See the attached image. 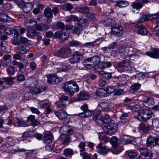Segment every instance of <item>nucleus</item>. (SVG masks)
Masks as SVG:
<instances>
[{
  "label": "nucleus",
  "instance_id": "f257e3e1",
  "mask_svg": "<svg viewBox=\"0 0 159 159\" xmlns=\"http://www.w3.org/2000/svg\"><path fill=\"white\" fill-rule=\"evenodd\" d=\"M153 113L152 111L148 109H143L135 115V117L139 120L146 121L152 117Z\"/></svg>",
  "mask_w": 159,
  "mask_h": 159
},
{
  "label": "nucleus",
  "instance_id": "f03ea898",
  "mask_svg": "<svg viewBox=\"0 0 159 159\" xmlns=\"http://www.w3.org/2000/svg\"><path fill=\"white\" fill-rule=\"evenodd\" d=\"M71 53L70 48L66 46H63L55 52V55L63 58H66L69 57Z\"/></svg>",
  "mask_w": 159,
  "mask_h": 159
},
{
  "label": "nucleus",
  "instance_id": "7ed1b4c3",
  "mask_svg": "<svg viewBox=\"0 0 159 159\" xmlns=\"http://www.w3.org/2000/svg\"><path fill=\"white\" fill-rule=\"evenodd\" d=\"M47 82L49 84H57L61 81V78H59L55 74H50L47 75Z\"/></svg>",
  "mask_w": 159,
  "mask_h": 159
},
{
  "label": "nucleus",
  "instance_id": "20e7f679",
  "mask_svg": "<svg viewBox=\"0 0 159 159\" xmlns=\"http://www.w3.org/2000/svg\"><path fill=\"white\" fill-rule=\"evenodd\" d=\"M83 58V55L76 51L73 52L72 57L69 59V62L71 64L78 63Z\"/></svg>",
  "mask_w": 159,
  "mask_h": 159
},
{
  "label": "nucleus",
  "instance_id": "39448f33",
  "mask_svg": "<svg viewBox=\"0 0 159 159\" xmlns=\"http://www.w3.org/2000/svg\"><path fill=\"white\" fill-rule=\"evenodd\" d=\"M111 34L116 37H119L122 36L123 33V29L120 25L115 26L111 28Z\"/></svg>",
  "mask_w": 159,
  "mask_h": 159
},
{
  "label": "nucleus",
  "instance_id": "423d86ee",
  "mask_svg": "<svg viewBox=\"0 0 159 159\" xmlns=\"http://www.w3.org/2000/svg\"><path fill=\"white\" fill-rule=\"evenodd\" d=\"M117 129L116 125V124L107 126H105L103 127V129L105 131L106 133L110 135L114 134L116 132Z\"/></svg>",
  "mask_w": 159,
  "mask_h": 159
},
{
  "label": "nucleus",
  "instance_id": "0eeeda50",
  "mask_svg": "<svg viewBox=\"0 0 159 159\" xmlns=\"http://www.w3.org/2000/svg\"><path fill=\"white\" fill-rule=\"evenodd\" d=\"M47 89L46 87L42 86L41 87H37L34 86L31 88L29 92L32 94L36 95L40 93H41L45 91Z\"/></svg>",
  "mask_w": 159,
  "mask_h": 159
},
{
  "label": "nucleus",
  "instance_id": "6e6552de",
  "mask_svg": "<svg viewBox=\"0 0 159 159\" xmlns=\"http://www.w3.org/2000/svg\"><path fill=\"white\" fill-rule=\"evenodd\" d=\"M25 84L30 87L32 86H36L38 84V80L33 76L30 77L25 81Z\"/></svg>",
  "mask_w": 159,
  "mask_h": 159
},
{
  "label": "nucleus",
  "instance_id": "1a4fd4ad",
  "mask_svg": "<svg viewBox=\"0 0 159 159\" xmlns=\"http://www.w3.org/2000/svg\"><path fill=\"white\" fill-rule=\"evenodd\" d=\"M78 86L76 83L72 81H70L65 83L63 89L64 91H68L73 89L75 86Z\"/></svg>",
  "mask_w": 159,
  "mask_h": 159
},
{
  "label": "nucleus",
  "instance_id": "9d476101",
  "mask_svg": "<svg viewBox=\"0 0 159 159\" xmlns=\"http://www.w3.org/2000/svg\"><path fill=\"white\" fill-rule=\"evenodd\" d=\"M13 124L15 126L26 127L27 125L24 121L22 119H19L16 117L13 118Z\"/></svg>",
  "mask_w": 159,
  "mask_h": 159
},
{
  "label": "nucleus",
  "instance_id": "9b49d317",
  "mask_svg": "<svg viewBox=\"0 0 159 159\" xmlns=\"http://www.w3.org/2000/svg\"><path fill=\"white\" fill-rule=\"evenodd\" d=\"M102 116L99 112L94 113L93 115V119L94 120L98 125L102 126L103 125V121H102Z\"/></svg>",
  "mask_w": 159,
  "mask_h": 159
},
{
  "label": "nucleus",
  "instance_id": "f8f14e48",
  "mask_svg": "<svg viewBox=\"0 0 159 159\" xmlns=\"http://www.w3.org/2000/svg\"><path fill=\"white\" fill-rule=\"evenodd\" d=\"M17 4L23 10L27 9L28 10H31L33 7V5L32 3L28 2L25 4L23 1L18 2Z\"/></svg>",
  "mask_w": 159,
  "mask_h": 159
},
{
  "label": "nucleus",
  "instance_id": "ddd939ff",
  "mask_svg": "<svg viewBox=\"0 0 159 159\" xmlns=\"http://www.w3.org/2000/svg\"><path fill=\"white\" fill-rule=\"evenodd\" d=\"M11 56L10 55H4L3 57V59L1 60V62L3 66L6 67L10 65L11 63Z\"/></svg>",
  "mask_w": 159,
  "mask_h": 159
},
{
  "label": "nucleus",
  "instance_id": "4468645a",
  "mask_svg": "<svg viewBox=\"0 0 159 159\" xmlns=\"http://www.w3.org/2000/svg\"><path fill=\"white\" fill-rule=\"evenodd\" d=\"M135 27L139 29L138 33L139 34L145 35L147 34V30L145 26L141 23H138L136 24Z\"/></svg>",
  "mask_w": 159,
  "mask_h": 159
},
{
  "label": "nucleus",
  "instance_id": "2eb2a0df",
  "mask_svg": "<svg viewBox=\"0 0 159 159\" xmlns=\"http://www.w3.org/2000/svg\"><path fill=\"white\" fill-rule=\"evenodd\" d=\"M17 49L20 54H25L29 51L30 48L28 45L24 44L17 46Z\"/></svg>",
  "mask_w": 159,
  "mask_h": 159
},
{
  "label": "nucleus",
  "instance_id": "dca6fc26",
  "mask_svg": "<svg viewBox=\"0 0 159 159\" xmlns=\"http://www.w3.org/2000/svg\"><path fill=\"white\" fill-rule=\"evenodd\" d=\"M97 148L98 149V152L101 154L105 155L109 151V149L106 146H103L101 143L98 144L97 146Z\"/></svg>",
  "mask_w": 159,
  "mask_h": 159
},
{
  "label": "nucleus",
  "instance_id": "f3484780",
  "mask_svg": "<svg viewBox=\"0 0 159 159\" xmlns=\"http://www.w3.org/2000/svg\"><path fill=\"white\" fill-rule=\"evenodd\" d=\"M146 54L151 57L157 58L159 57V48H153L152 52H146Z\"/></svg>",
  "mask_w": 159,
  "mask_h": 159
},
{
  "label": "nucleus",
  "instance_id": "a211bd4d",
  "mask_svg": "<svg viewBox=\"0 0 159 159\" xmlns=\"http://www.w3.org/2000/svg\"><path fill=\"white\" fill-rule=\"evenodd\" d=\"M139 150L141 155L145 157H149V159L151 158V157L152 156L151 151L146 148H139Z\"/></svg>",
  "mask_w": 159,
  "mask_h": 159
},
{
  "label": "nucleus",
  "instance_id": "6ab92c4d",
  "mask_svg": "<svg viewBox=\"0 0 159 159\" xmlns=\"http://www.w3.org/2000/svg\"><path fill=\"white\" fill-rule=\"evenodd\" d=\"M140 126L141 130L144 133H146L149 131L152 127V125H147L143 123L140 124Z\"/></svg>",
  "mask_w": 159,
  "mask_h": 159
},
{
  "label": "nucleus",
  "instance_id": "aec40b11",
  "mask_svg": "<svg viewBox=\"0 0 159 159\" xmlns=\"http://www.w3.org/2000/svg\"><path fill=\"white\" fill-rule=\"evenodd\" d=\"M82 63L85 67L88 69L93 67V64L91 62L90 58H88L82 61Z\"/></svg>",
  "mask_w": 159,
  "mask_h": 159
},
{
  "label": "nucleus",
  "instance_id": "412c9836",
  "mask_svg": "<svg viewBox=\"0 0 159 159\" xmlns=\"http://www.w3.org/2000/svg\"><path fill=\"white\" fill-rule=\"evenodd\" d=\"M100 43L101 42L99 39H97L94 41L86 42L84 44H83V47H88L89 46L92 47H97L99 46Z\"/></svg>",
  "mask_w": 159,
  "mask_h": 159
},
{
  "label": "nucleus",
  "instance_id": "4be33fe9",
  "mask_svg": "<svg viewBox=\"0 0 159 159\" xmlns=\"http://www.w3.org/2000/svg\"><path fill=\"white\" fill-rule=\"evenodd\" d=\"M54 112L56 116L60 120H63L65 119L67 116V114L64 111H54Z\"/></svg>",
  "mask_w": 159,
  "mask_h": 159
},
{
  "label": "nucleus",
  "instance_id": "5701e85b",
  "mask_svg": "<svg viewBox=\"0 0 159 159\" xmlns=\"http://www.w3.org/2000/svg\"><path fill=\"white\" fill-rule=\"evenodd\" d=\"M98 72L100 76L104 79L109 80L112 78V73L106 72L103 70Z\"/></svg>",
  "mask_w": 159,
  "mask_h": 159
},
{
  "label": "nucleus",
  "instance_id": "b1692460",
  "mask_svg": "<svg viewBox=\"0 0 159 159\" xmlns=\"http://www.w3.org/2000/svg\"><path fill=\"white\" fill-rule=\"evenodd\" d=\"M90 97L89 93L86 92H80L79 94V98L80 100H88Z\"/></svg>",
  "mask_w": 159,
  "mask_h": 159
},
{
  "label": "nucleus",
  "instance_id": "393cba45",
  "mask_svg": "<svg viewBox=\"0 0 159 159\" xmlns=\"http://www.w3.org/2000/svg\"><path fill=\"white\" fill-rule=\"evenodd\" d=\"M144 101L148 105H153L154 104L153 98L152 96H146L144 97Z\"/></svg>",
  "mask_w": 159,
  "mask_h": 159
},
{
  "label": "nucleus",
  "instance_id": "a878e982",
  "mask_svg": "<svg viewBox=\"0 0 159 159\" xmlns=\"http://www.w3.org/2000/svg\"><path fill=\"white\" fill-rule=\"evenodd\" d=\"M109 104L107 102H102L98 106L97 108L100 111H108Z\"/></svg>",
  "mask_w": 159,
  "mask_h": 159
},
{
  "label": "nucleus",
  "instance_id": "bb28decb",
  "mask_svg": "<svg viewBox=\"0 0 159 159\" xmlns=\"http://www.w3.org/2000/svg\"><path fill=\"white\" fill-rule=\"evenodd\" d=\"M129 4V2L126 1L124 0H119L116 2L115 5V7H119L120 8H122L126 7Z\"/></svg>",
  "mask_w": 159,
  "mask_h": 159
},
{
  "label": "nucleus",
  "instance_id": "cd10ccee",
  "mask_svg": "<svg viewBox=\"0 0 159 159\" xmlns=\"http://www.w3.org/2000/svg\"><path fill=\"white\" fill-rule=\"evenodd\" d=\"M144 21L151 20L152 19H159L158 14L157 13L153 14L147 15L143 17Z\"/></svg>",
  "mask_w": 159,
  "mask_h": 159
},
{
  "label": "nucleus",
  "instance_id": "c85d7f7f",
  "mask_svg": "<svg viewBox=\"0 0 159 159\" xmlns=\"http://www.w3.org/2000/svg\"><path fill=\"white\" fill-rule=\"evenodd\" d=\"M147 146L152 147L156 145L155 139L153 137L149 136L147 140Z\"/></svg>",
  "mask_w": 159,
  "mask_h": 159
},
{
  "label": "nucleus",
  "instance_id": "c756f323",
  "mask_svg": "<svg viewBox=\"0 0 159 159\" xmlns=\"http://www.w3.org/2000/svg\"><path fill=\"white\" fill-rule=\"evenodd\" d=\"M52 135L50 134H47L43 137V141L45 143H50L52 139Z\"/></svg>",
  "mask_w": 159,
  "mask_h": 159
},
{
  "label": "nucleus",
  "instance_id": "7c9ffc66",
  "mask_svg": "<svg viewBox=\"0 0 159 159\" xmlns=\"http://www.w3.org/2000/svg\"><path fill=\"white\" fill-rule=\"evenodd\" d=\"M141 85L138 83L134 84L132 85L129 89V92L132 93L137 91L140 87Z\"/></svg>",
  "mask_w": 159,
  "mask_h": 159
},
{
  "label": "nucleus",
  "instance_id": "2f4dec72",
  "mask_svg": "<svg viewBox=\"0 0 159 159\" xmlns=\"http://www.w3.org/2000/svg\"><path fill=\"white\" fill-rule=\"evenodd\" d=\"M128 46V44H124L121 45L116 50V52L120 53L124 52L127 48Z\"/></svg>",
  "mask_w": 159,
  "mask_h": 159
},
{
  "label": "nucleus",
  "instance_id": "473e14b6",
  "mask_svg": "<svg viewBox=\"0 0 159 159\" xmlns=\"http://www.w3.org/2000/svg\"><path fill=\"white\" fill-rule=\"evenodd\" d=\"M129 136L127 135L121 136L120 138V141L121 144L124 145L131 143V141L129 139Z\"/></svg>",
  "mask_w": 159,
  "mask_h": 159
},
{
  "label": "nucleus",
  "instance_id": "72a5a7b5",
  "mask_svg": "<svg viewBox=\"0 0 159 159\" xmlns=\"http://www.w3.org/2000/svg\"><path fill=\"white\" fill-rule=\"evenodd\" d=\"M97 95L100 97H103L108 96L105 89H98L96 92Z\"/></svg>",
  "mask_w": 159,
  "mask_h": 159
},
{
  "label": "nucleus",
  "instance_id": "f704fd0d",
  "mask_svg": "<svg viewBox=\"0 0 159 159\" xmlns=\"http://www.w3.org/2000/svg\"><path fill=\"white\" fill-rule=\"evenodd\" d=\"M69 44L70 46L83 47V44L77 40H72L69 42Z\"/></svg>",
  "mask_w": 159,
  "mask_h": 159
},
{
  "label": "nucleus",
  "instance_id": "c9c22d12",
  "mask_svg": "<svg viewBox=\"0 0 159 159\" xmlns=\"http://www.w3.org/2000/svg\"><path fill=\"white\" fill-rule=\"evenodd\" d=\"M74 153L73 150L70 148H66L64 150L63 154L67 157H71Z\"/></svg>",
  "mask_w": 159,
  "mask_h": 159
},
{
  "label": "nucleus",
  "instance_id": "e433bc0d",
  "mask_svg": "<svg viewBox=\"0 0 159 159\" xmlns=\"http://www.w3.org/2000/svg\"><path fill=\"white\" fill-rule=\"evenodd\" d=\"M90 58L91 62L93 64V66L94 65L97 66L100 61V59L98 56H95L92 57Z\"/></svg>",
  "mask_w": 159,
  "mask_h": 159
},
{
  "label": "nucleus",
  "instance_id": "4c0bfd02",
  "mask_svg": "<svg viewBox=\"0 0 159 159\" xmlns=\"http://www.w3.org/2000/svg\"><path fill=\"white\" fill-rule=\"evenodd\" d=\"M36 22L34 20H29L25 22V25L27 27H31L35 26Z\"/></svg>",
  "mask_w": 159,
  "mask_h": 159
},
{
  "label": "nucleus",
  "instance_id": "58836bf2",
  "mask_svg": "<svg viewBox=\"0 0 159 159\" xmlns=\"http://www.w3.org/2000/svg\"><path fill=\"white\" fill-rule=\"evenodd\" d=\"M112 66V64L110 62L104 61L102 62L101 64L100 68L102 70L106 68H109Z\"/></svg>",
  "mask_w": 159,
  "mask_h": 159
},
{
  "label": "nucleus",
  "instance_id": "ea45409f",
  "mask_svg": "<svg viewBox=\"0 0 159 159\" xmlns=\"http://www.w3.org/2000/svg\"><path fill=\"white\" fill-rule=\"evenodd\" d=\"M102 121H103V125L105 124H109L111 122V120L109 115L106 114L102 117Z\"/></svg>",
  "mask_w": 159,
  "mask_h": 159
},
{
  "label": "nucleus",
  "instance_id": "a19ab883",
  "mask_svg": "<svg viewBox=\"0 0 159 159\" xmlns=\"http://www.w3.org/2000/svg\"><path fill=\"white\" fill-rule=\"evenodd\" d=\"M118 138L115 137H112L110 140V143L114 147H116L118 145Z\"/></svg>",
  "mask_w": 159,
  "mask_h": 159
},
{
  "label": "nucleus",
  "instance_id": "79ce46f5",
  "mask_svg": "<svg viewBox=\"0 0 159 159\" xmlns=\"http://www.w3.org/2000/svg\"><path fill=\"white\" fill-rule=\"evenodd\" d=\"M2 79L6 84L8 85H11L13 84L14 82L13 81L14 78L11 77L3 78Z\"/></svg>",
  "mask_w": 159,
  "mask_h": 159
},
{
  "label": "nucleus",
  "instance_id": "37998d69",
  "mask_svg": "<svg viewBox=\"0 0 159 159\" xmlns=\"http://www.w3.org/2000/svg\"><path fill=\"white\" fill-rule=\"evenodd\" d=\"M80 13H85L86 14V16L88 18H93L95 17V15L89 13V11H78Z\"/></svg>",
  "mask_w": 159,
  "mask_h": 159
},
{
  "label": "nucleus",
  "instance_id": "c03bdc74",
  "mask_svg": "<svg viewBox=\"0 0 159 159\" xmlns=\"http://www.w3.org/2000/svg\"><path fill=\"white\" fill-rule=\"evenodd\" d=\"M79 91V88L78 86H75V88H74L73 89L70 90L68 91H64L66 93H68V95L70 96H72L74 95L75 92H78Z\"/></svg>",
  "mask_w": 159,
  "mask_h": 159
},
{
  "label": "nucleus",
  "instance_id": "a18cd8bd",
  "mask_svg": "<svg viewBox=\"0 0 159 159\" xmlns=\"http://www.w3.org/2000/svg\"><path fill=\"white\" fill-rule=\"evenodd\" d=\"M78 27H75L74 28L73 32L75 34H80L81 31H82L83 30L82 28V26L78 24Z\"/></svg>",
  "mask_w": 159,
  "mask_h": 159
},
{
  "label": "nucleus",
  "instance_id": "49530a36",
  "mask_svg": "<svg viewBox=\"0 0 159 159\" xmlns=\"http://www.w3.org/2000/svg\"><path fill=\"white\" fill-rule=\"evenodd\" d=\"M128 156L131 159L137 156L136 152L133 150H130L128 152Z\"/></svg>",
  "mask_w": 159,
  "mask_h": 159
},
{
  "label": "nucleus",
  "instance_id": "de8ad7c7",
  "mask_svg": "<svg viewBox=\"0 0 159 159\" xmlns=\"http://www.w3.org/2000/svg\"><path fill=\"white\" fill-rule=\"evenodd\" d=\"M7 71L8 74L13 75L15 72V67L13 66H10L7 69Z\"/></svg>",
  "mask_w": 159,
  "mask_h": 159
},
{
  "label": "nucleus",
  "instance_id": "09e8293b",
  "mask_svg": "<svg viewBox=\"0 0 159 159\" xmlns=\"http://www.w3.org/2000/svg\"><path fill=\"white\" fill-rule=\"evenodd\" d=\"M114 20L110 18H107L105 21V22L106 23L105 25L107 26L112 25L114 24Z\"/></svg>",
  "mask_w": 159,
  "mask_h": 159
},
{
  "label": "nucleus",
  "instance_id": "8fccbe9b",
  "mask_svg": "<svg viewBox=\"0 0 159 159\" xmlns=\"http://www.w3.org/2000/svg\"><path fill=\"white\" fill-rule=\"evenodd\" d=\"M132 6L134 9L139 10L141 9L143 7L142 4L140 3L134 2Z\"/></svg>",
  "mask_w": 159,
  "mask_h": 159
},
{
  "label": "nucleus",
  "instance_id": "3c124183",
  "mask_svg": "<svg viewBox=\"0 0 159 159\" xmlns=\"http://www.w3.org/2000/svg\"><path fill=\"white\" fill-rule=\"evenodd\" d=\"M105 90L107 92V96H108L114 91L115 88L113 86H109Z\"/></svg>",
  "mask_w": 159,
  "mask_h": 159
},
{
  "label": "nucleus",
  "instance_id": "603ef678",
  "mask_svg": "<svg viewBox=\"0 0 159 159\" xmlns=\"http://www.w3.org/2000/svg\"><path fill=\"white\" fill-rule=\"evenodd\" d=\"M53 11H44L45 16L48 18H52V17Z\"/></svg>",
  "mask_w": 159,
  "mask_h": 159
},
{
  "label": "nucleus",
  "instance_id": "864d4df0",
  "mask_svg": "<svg viewBox=\"0 0 159 159\" xmlns=\"http://www.w3.org/2000/svg\"><path fill=\"white\" fill-rule=\"evenodd\" d=\"M80 155L81 156H82V159H92L87 152H84L83 153H80Z\"/></svg>",
  "mask_w": 159,
  "mask_h": 159
},
{
  "label": "nucleus",
  "instance_id": "5fc2aeb1",
  "mask_svg": "<svg viewBox=\"0 0 159 159\" xmlns=\"http://www.w3.org/2000/svg\"><path fill=\"white\" fill-rule=\"evenodd\" d=\"M19 68L18 71L20 72L23 73L24 72V68L25 67V65L24 64L21 62H20L17 66Z\"/></svg>",
  "mask_w": 159,
  "mask_h": 159
},
{
  "label": "nucleus",
  "instance_id": "6e6d98bb",
  "mask_svg": "<svg viewBox=\"0 0 159 159\" xmlns=\"http://www.w3.org/2000/svg\"><path fill=\"white\" fill-rule=\"evenodd\" d=\"M13 6L10 3H6L4 4L3 8L5 10H9L12 8Z\"/></svg>",
  "mask_w": 159,
  "mask_h": 159
},
{
  "label": "nucleus",
  "instance_id": "4d7b16f0",
  "mask_svg": "<svg viewBox=\"0 0 159 159\" xmlns=\"http://www.w3.org/2000/svg\"><path fill=\"white\" fill-rule=\"evenodd\" d=\"M85 143L83 142H81L80 143L78 147L80 148V152H83L85 151Z\"/></svg>",
  "mask_w": 159,
  "mask_h": 159
},
{
  "label": "nucleus",
  "instance_id": "13d9d810",
  "mask_svg": "<svg viewBox=\"0 0 159 159\" xmlns=\"http://www.w3.org/2000/svg\"><path fill=\"white\" fill-rule=\"evenodd\" d=\"M29 66L32 71H35L36 69L37 65L35 62H30Z\"/></svg>",
  "mask_w": 159,
  "mask_h": 159
},
{
  "label": "nucleus",
  "instance_id": "bf43d9fd",
  "mask_svg": "<svg viewBox=\"0 0 159 159\" xmlns=\"http://www.w3.org/2000/svg\"><path fill=\"white\" fill-rule=\"evenodd\" d=\"M12 28L7 27L3 30V33L4 34L8 35L11 34L12 32Z\"/></svg>",
  "mask_w": 159,
  "mask_h": 159
},
{
  "label": "nucleus",
  "instance_id": "052dcab7",
  "mask_svg": "<svg viewBox=\"0 0 159 159\" xmlns=\"http://www.w3.org/2000/svg\"><path fill=\"white\" fill-rule=\"evenodd\" d=\"M56 107L58 108H61L63 109H64L66 107V104L59 103V102H57L55 103Z\"/></svg>",
  "mask_w": 159,
  "mask_h": 159
},
{
  "label": "nucleus",
  "instance_id": "680f3d73",
  "mask_svg": "<svg viewBox=\"0 0 159 159\" xmlns=\"http://www.w3.org/2000/svg\"><path fill=\"white\" fill-rule=\"evenodd\" d=\"M7 110V107L4 106H0V116L4 114Z\"/></svg>",
  "mask_w": 159,
  "mask_h": 159
},
{
  "label": "nucleus",
  "instance_id": "e2e57ef3",
  "mask_svg": "<svg viewBox=\"0 0 159 159\" xmlns=\"http://www.w3.org/2000/svg\"><path fill=\"white\" fill-rule=\"evenodd\" d=\"M55 36L56 38H58L62 39L63 37L62 33L60 31L56 32L55 34Z\"/></svg>",
  "mask_w": 159,
  "mask_h": 159
},
{
  "label": "nucleus",
  "instance_id": "0e129e2a",
  "mask_svg": "<svg viewBox=\"0 0 159 159\" xmlns=\"http://www.w3.org/2000/svg\"><path fill=\"white\" fill-rule=\"evenodd\" d=\"M85 24V25L88 24V20L87 19L85 18L81 19L79 20L78 22V25L80 24V25H82V24Z\"/></svg>",
  "mask_w": 159,
  "mask_h": 159
},
{
  "label": "nucleus",
  "instance_id": "69168bd1",
  "mask_svg": "<svg viewBox=\"0 0 159 159\" xmlns=\"http://www.w3.org/2000/svg\"><path fill=\"white\" fill-rule=\"evenodd\" d=\"M140 107L139 105H136L132 107L131 111L133 112L138 111L137 112V113L138 112L140 111L139 110L140 109Z\"/></svg>",
  "mask_w": 159,
  "mask_h": 159
},
{
  "label": "nucleus",
  "instance_id": "338daca9",
  "mask_svg": "<svg viewBox=\"0 0 159 159\" xmlns=\"http://www.w3.org/2000/svg\"><path fill=\"white\" fill-rule=\"evenodd\" d=\"M57 27L60 29L62 30H65V26L63 23L61 22H58L57 24Z\"/></svg>",
  "mask_w": 159,
  "mask_h": 159
},
{
  "label": "nucleus",
  "instance_id": "774afa93",
  "mask_svg": "<svg viewBox=\"0 0 159 159\" xmlns=\"http://www.w3.org/2000/svg\"><path fill=\"white\" fill-rule=\"evenodd\" d=\"M124 92V89H119L116 90L114 94L115 95H120L123 94Z\"/></svg>",
  "mask_w": 159,
  "mask_h": 159
}]
</instances>
